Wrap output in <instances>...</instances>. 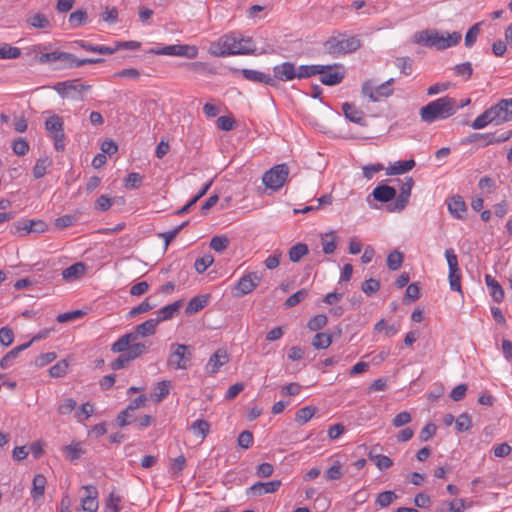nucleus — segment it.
<instances>
[{"label":"nucleus","instance_id":"obj_59","mask_svg":"<svg viewBox=\"0 0 512 512\" xmlns=\"http://www.w3.org/2000/svg\"><path fill=\"white\" fill-rule=\"evenodd\" d=\"M178 56L186 57L188 59H195L198 56V48L193 45L178 44Z\"/></svg>","mask_w":512,"mask_h":512},{"label":"nucleus","instance_id":"obj_8","mask_svg":"<svg viewBox=\"0 0 512 512\" xmlns=\"http://www.w3.org/2000/svg\"><path fill=\"white\" fill-rule=\"evenodd\" d=\"M288 174V166L286 164H279L265 172L262 180L267 188L277 191L284 185Z\"/></svg>","mask_w":512,"mask_h":512},{"label":"nucleus","instance_id":"obj_17","mask_svg":"<svg viewBox=\"0 0 512 512\" xmlns=\"http://www.w3.org/2000/svg\"><path fill=\"white\" fill-rule=\"evenodd\" d=\"M512 136V131H505L500 135H496V133H473L471 134L464 143H472L476 142L479 138H485L484 146H488L491 144H499L509 140Z\"/></svg>","mask_w":512,"mask_h":512},{"label":"nucleus","instance_id":"obj_46","mask_svg":"<svg viewBox=\"0 0 512 512\" xmlns=\"http://www.w3.org/2000/svg\"><path fill=\"white\" fill-rule=\"evenodd\" d=\"M48 157L39 158L33 167V176L35 179H40L46 174V169L50 165Z\"/></svg>","mask_w":512,"mask_h":512},{"label":"nucleus","instance_id":"obj_58","mask_svg":"<svg viewBox=\"0 0 512 512\" xmlns=\"http://www.w3.org/2000/svg\"><path fill=\"white\" fill-rule=\"evenodd\" d=\"M480 25H481V23H475L466 33V35H465V46L466 47L470 48L475 44L477 37L480 33Z\"/></svg>","mask_w":512,"mask_h":512},{"label":"nucleus","instance_id":"obj_28","mask_svg":"<svg viewBox=\"0 0 512 512\" xmlns=\"http://www.w3.org/2000/svg\"><path fill=\"white\" fill-rule=\"evenodd\" d=\"M416 163L413 159L396 161L386 168L387 175H401L415 167Z\"/></svg>","mask_w":512,"mask_h":512},{"label":"nucleus","instance_id":"obj_53","mask_svg":"<svg viewBox=\"0 0 512 512\" xmlns=\"http://www.w3.org/2000/svg\"><path fill=\"white\" fill-rule=\"evenodd\" d=\"M23 224L25 225V235L29 234L30 232L41 233L44 232L46 228L45 223L41 220L25 219Z\"/></svg>","mask_w":512,"mask_h":512},{"label":"nucleus","instance_id":"obj_14","mask_svg":"<svg viewBox=\"0 0 512 512\" xmlns=\"http://www.w3.org/2000/svg\"><path fill=\"white\" fill-rule=\"evenodd\" d=\"M413 185L414 180L412 179V177L405 178L404 183L400 187L399 195L395 197L396 199L393 203L387 206L390 212H400L405 208L411 195Z\"/></svg>","mask_w":512,"mask_h":512},{"label":"nucleus","instance_id":"obj_31","mask_svg":"<svg viewBox=\"0 0 512 512\" xmlns=\"http://www.w3.org/2000/svg\"><path fill=\"white\" fill-rule=\"evenodd\" d=\"M502 123L512 120V98L503 99L496 105H494Z\"/></svg>","mask_w":512,"mask_h":512},{"label":"nucleus","instance_id":"obj_50","mask_svg":"<svg viewBox=\"0 0 512 512\" xmlns=\"http://www.w3.org/2000/svg\"><path fill=\"white\" fill-rule=\"evenodd\" d=\"M120 503L121 497L111 492L106 500L105 512H119L121 510Z\"/></svg>","mask_w":512,"mask_h":512},{"label":"nucleus","instance_id":"obj_61","mask_svg":"<svg viewBox=\"0 0 512 512\" xmlns=\"http://www.w3.org/2000/svg\"><path fill=\"white\" fill-rule=\"evenodd\" d=\"M213 257L211 255H204L203 257L197 258L194 267L198 273H203L213 263Z\"/></svg>","mask_w":512,"mask_h":512},{"label":"nucleus","instance_id":"obj_6","mask_svg":"<svg viewBox=\"0 0 512 512\" xmlns=\"http://www.w3.org/2000/svg\"><path fill=\"white\" fill-rule=\"evenodd\" d=\"M193 348L189 345L173 343L170 345V353L167 365L175 370H186L191 366Z\"/></svg>","mask_w":512,"mask_h":512},{"label":"nucleus","instance_id":"obj_4","mask_svg":"<svg viewBox=\"0 0 512 512\" xmlns=\"http://www.w3.org/2000/svg\"><path fill=\"white\" fill-rule=\"evenodd\" d=\"M159 324V320H155L153 318L144 321L141 324H138L134 331L126 333L118 338L111 345L112 352H124L126 347L129 346L131 342H135L139 337H147L154 335L156 333L157 325Z\"/></svg>","mask_w":512,"mask_h":512},{"label":"nucleus","instance_id":"obj_26","mask_svg":"<svg viewBox=\"0 0 512 512\" xmlns=\"http://www.w3.org/2000/svg\"><path fill=\"white\" fill-rule=\"evenodd\" d=\"M342 111L349 121L359 125H365L364 113L353 104L348 102L343 103Z\"/></svg>","mask_w":512,"mask_h":512},{"label":"nucleus","instance_id":"obj_33","mask_svg":"<svg viewBox=\"0 0 512 512\" xmlns=\"http://www.w3.org/2000/svg\"><path fill=\"white\" fill-rule=\"evenodd\" d=\"M27 23L37 29H50L52 24L46 15L36 13L27 18Z\"/></svg>","mask_w":512,"mask_h":512},{"label":"nucleus","instance_id":"obj_63","mask_svg":"<svg viewBox=\"0 0 512 512\" xmlns=\"http://www.w3.org/2000/svg\"><path fill=\"white\" fill-rule=\"evenodd\" d=\"M169 387L170 382L169 381H161L157 383V386L155 388V401L160 402L162 401L168 394H169Z\"/></svg>","mask_w":512,"mask_h":512},{"label":"nucleus","instance_id":"obj_3","mask_svg":"<svg viewBox=\"0 0 512 512\" xmlns=\"http://www.w3.org/2000/svg\"><path fill=\"white\" fill-rule=\"evenodd\" d=\"M456 110V100L449 96H444L423 106L420 109V117L426 123H433L437 120L449 118L456 113Z\"/></svg>","mask_w":512,"mask_h":512},{"label":"nucleus","instance_id":"obj_30","mask_svg":"<svg viewBox=\"0 0 512 512\" xmlns=\"http://www.w3.org/2000/svg\"><path fill=\"white\" fill-rule=\"evenodd\" d=\"M449 212L457 219H462L466 212V204L461 196H454L448 202Z\"/></svg>","mask_w":512,"mask_h":512},{"label":"nucleus","instance_id":"obj_37","mask_svg":"<svg viewBox=\"0 0 512 512\" xmlns=\"http://www.w3.org/2000/svg\"><path fill=\"white\" fill-rule=\"evenodd\" d=\"M332 343V336L329 333L319 332L317 333L311 341V345L315 349H327Z\"/></svg>","mask_w":512,"mask_h":512},{"label":"nucleus","instance_id":"obj_20","mask_svg":"<svg viewBox=\"0 0 512 512\" xmlns=\"http://www.w3.org/2000/svg\"><path fill=\"white\" fill-rule=\"evenodd\" d=\"M85 496L81 500L82 509L85 512H96L98 509V491L95 486L87 485L83 487Z\"/></svg>","mask_w":512,"mask_h":512},{"label":"nucleus","instance_id":"obj_60","mask_svg":"<svg viewBox=\"0 0 512 512\" xmlns=\"http://www.w3.org/2000/svg\"><path fill=\"white\" fill-rule=\"evenodd\" d=\"M380 288V282L374 278H370L368 280H365L362 283V291L367 295L371 296L374 293H376Z\"/></svg>","mask_w":512,"mask_h":512},{"label":"nucleus","instance_id":"obj_48","mask_svg":"<svg viewBox=\"0 0 512 512\" xmlns=\"http://www.w3.org/2000/svg\"><path fill=\"white\" fill-rule=\"evenodd\" d=\"M403 263V254L397 250L392 251L387 257V266L390 270H398Z\"/></svg>","mask_w":512,"mask_h":512},{"label":"nucleus","instance_id":"obj_19","mask_svg":"<svg viewBox=\"0 0 512 512\" xmlns=\"http://www.w3.org/2000/svg\"><path fill=\"white\" fill-rule=\"evenodd\" d=\"M244 79L254 82V83H263L270 87H275V80L272 78V75L269 73L261 72L253 69H242L240 70Z\"/></svg>","mask_w":512,"mask_h":512},{"label":"nucleus","instance_id":"obj_42","mask_svg":"<svg viewBox=\"0 0 512 512\" xmlns=\"http://www.w3.org/2000/svg\"><path fill=\"white\" fill-rule=\"evenodd\" d=\"M398 499V495L394 491H384L377 495L375 503L381 508L390 506L395 500Z\"/></svg>","mask_w":512,"mask_h":512},{"label":"nucleus","instance_id":"obj_2","mask_svg":"<svg viewBox=\"0 0 512 512\" xmlns=\"http://www.w3.org/2000/svg\"><path fill=\"white\" fill-rule=\"evenodd\" d=\"M462 39L459 32L447 33V36L441 35L435 29H426L414 34L413 42L425 47L436 48L437 50H445L454 47Z\"/></svg>","mask_w":512,"mask_h":512},{"label":"nucleus","instance_id":"obj_9","mask_svg":"<svg viewBox=\"0 0 512 512\" xmlns=\"http://www.w3.org/2000/svg\"><path fill=\"white\" fill-rule=\"evenodd\" d=\"M394 83V79L390 78L386 82L375 86L372 80H367L362 85V93L368 97L371 101L377 102L382 97H389L393 94L391 85Z\"/></svg>","mask_w":512,"mask_h":512},{"label":"nucleus","instance_id":"obj_32","mask_svg":"<svg viewBox=\"0 0 512 512\" xmlns=\"http://www.w3.org/2000/svg\"><path fill=\"white\" fill-rule=\"evenodd\" d=\"M297 79H307L323 72V65H301L297 67Z\"/></svg>","mask_w":512,"mask_h":512},{"label":"nucleus","instance_id":"obj_25","mask_svg":"<svg viewBox=\"0 0 512 512\" xmlns=\"http://www.w3.org/2000/svg\"><path fill=\"white\" fill-rule=\"evenodd\" d=\"M31 346V342H26L24 344L18 345L10 350L1 360H0V368L8 369L10 368L15 360L18 358L19 354L29 348Z\"/></svg>","mask_w":512,"mask_h":512},{"label":"nucleus","instance_id":"obj_38","mask_svg":"<svg viewBox=\"0 0 512 512\" xmlns=\"http://www.w3.org/2000/svg\"><path fill=\"white\" fill-rule=\"evenodd\" d=\"M337 237L333 232L321 236L322 250L325 254H332L337 248Z\"/></svg>","mask_w":512,"mask_h":512},{"label":"nucleus","instance_id":"obj_29","mask_svg":"<svg viewBox=\"0 0 512 512\" xmlns=\"http://www.w3.org/2000/svg\"><path fill=\"white\" fill-rule=\"evenodd\" d=\"M208 301H209L208 295H198V296L193 297L188 302V304L185 308V313L187 315H192V314L199 312L200 310H202L203 308H205L207 306Z\"/></svg>","mask_w":512,"mask_h":512},{"label":"nucleus","instance_id":"obj_27","mask_svg":"<svg viewBox=\"0 0 512 512\" xmlns=\"http://www.w3.org/2000/svg\"><path fill=\"white\" fill-rule=\"evenodd\" d=\"M485 283L493 300L497 303L502 302L504 300L505 293L499 282L494 277L487 274L485 276Z\"/></svg>","mask_w":512,"mask_h":512},{"label":"nucleus","instance_id":"obj_21","mask_svg":"<svg viewBox=\"0 0 512 512\" xmlns=\"http://www.w3.org/2000/svg\"><path fill=\"white\" fill-rule=\"evenodd\" d=\"M61 54H64L68 56L67 58H61L58 60V62H61L60 68H76L80 67L86 64H96V63H102L104 60L101 58H86V59H78L74 54L68 53V52H62Z\"/></svg>","mask_w":512,"mask_h":512},{"label":"nucleus","instance_id":"obj_36","mask_svg":"<svg viewBox=\"0 0 512 512\" xmlns=\"http://www.w3.org/2000/svg\"><path fill=\"white\" fill-rule=\"evenodd\" d=\"M187 71L194 74H215V70L209 66L206 62L195 61L185 64Z\"/></svg>","mask_w":512,"mask_h":512},{"label":"nucleus","instance_id":"obj_13","mask_svg":"<svg viewBox=\"0 0 512 512\" xmlns=\"http://www.w3.org/2000/svg\"><path fill=\"white\" fill-rule=\"evenodd\" d=\"M320 82L327 86L337 85L345 77V71L341 65H323V72L319 73Z\"/></svg>","mask_w":512,"mask_h":512},{"label":"nucleus","instance_id":"obj_40","mask_svg":"<svg viewBox=\"0 0 512 512\" xmlns=\"http://www.w3.org/2000/svg\"><path fill=\"white\" fill-rule=\"evenodd\" d=\"M87 20V12L85 10L79 9L70 14L68 22L71 28H78L85 25Z\"/></svg>","mask_w":512,"mask_h":512},{"label":"nucleus","instance_id":"obj_54","mask_svg":"<svg viewBox=\"0 0 512 512\" xmlns=\"http://www.w3.org/2000/svg\"><path fill=\"white\" fill-rule=\"evenodd\" d=\"M472 427L471 417L467 413H462L455 420V428L458 432H466Z\"/></svg>","mask_w":512,"mask_h":512},{"label":"nucleus","instance_id":"obj_49","mask_svg":"<svg viewBox=\"0 0 512 512\" xmlns=\"http://www.w3.org/2000/svg\"><path fill=\"white\" fill-rule=\"evenodd\" d=\"M327 321L328 319L324 314H318L309 319L307 328L311 331H319L326 326Z\"/></svg>","mask_w":512,"mask_h":512},{"label":"nucleus","instance_id":"obj_62","mask_svg":"<svg viewBox=\"0 0 512 512\" xmlns=\"http://www.w3.org/2000/svg\"><path fill=\"white\" fill-rule=\"evenodd\" d=\"M143 177L136 172H131L125 178V187L130 189L139 188L142 183Z\"/></svg>","mask_w":512,"mask_h":512},{"label":"nucleus","instance_id":"obj_24","mask_svg":"<svg viewBox=\"0 0 512 512\" xmlns=\"http://www.w3.org/2000/svg\"><path fill=\"white\" fill-rule=\"evenodd\" d=\"M183 305V300H177L169 305H166L165 307L161 308L157 311V318L155 320H159L160 322L167 321L175 317L180 308Z\"/></svg>","mask_w":512,"mask_h":512},{"label":"nucleus","instance_id":"obj_51","mask_svg":"<svg viewBox=\"0 0 512 512\" xmlns=\"http://www.w3.org/2000/svg\"><path fill=\"white\" fill-rule=\"evenodd\" d=\"M66 458L70 461L77 460L84 453L80 443L70 444L64 447Z\"/></svg>","mask_w":512,"mask_h":512},{"label":"nucleus","instance_id":"obj_57","mask_svg":"<svg viewBox=\"0 0 512 512\" xmlns=\"http://www.w3.org/2000/svg\"><path fill=\"white\" fill-rule=\"evenodd\" d=\"M453 71L457 76L464 77L465 80H468L473 73L472 64L470 62H464V63L458 64V65H455L453 67Z\"/></svg>","mask_w":512,"mask_h":512},{"label":"nucleus","instance_id":"obj_45","mask_svg":"<svg viewBox=\"0 0 512 512\" xmlns=\"http://www.w3.org/2000/svg\"><path fill=\"white\" fill-rule=\"evenodd\" d=\"M316 408L313 406H306L299 409L295 414V421L299 424L307 423L315 414Z\"/></svg>","mask_w":512,"mask_h":512},{"label":"nucleus","instance_id":"obj_41","mask_svg":"<svg viewBox=\"0 0 512 512\" xmlns=\"http://www.w3.org/2000/svg\"><path fill=\"white\" fill-rule=\"evenodd\" d=\"M46 478L42 474H37L33 479L31 495L34 499L42 497L45 492Z\"/></svg>","mask_w":512,"mask_h":512},{"label":"nucleus","instance_id":"obj_52","mask_svg":"<svg viewBox=\"0 0 512 512\" xmlns=\"http://www.w3.org/2000/svg\"><path fill=\"white\" fill-rule=\"evenodd\" d=\"M308 296V291L306 289H301L295 292L294 294L290 295L285 303L284 306L286 308L294 307L295 305L299 304L301 301H303Z\"/></svg>","mask_w":512,"mask_h":512},{"label":"nucleus","instance_id":"obj_18","mask_svg":"<svg viewBox=\"0 0 512 512\" xmlns=\"http://www.w3.org/2000/svg\"><path fill=\"white\" fill-rule=\"evenodd\" d=\"M494 122L495 124H501V118L495 108L492 106L491 108L484 111L480 114L471 124V127L475 130L482 129L486 127L488 124Z\"/></svg>","mask_w":512,"mask_h":512},{"label":"nucleus","instance_id":"obj_16","mask_svg":"<svg viewBox=\"0 0 512 512\" xmlns=\"http://www.w3.org/2000/svg\"><path fill=\"white\" fill-rule=\"evenodd\" d=\"M260 277L256 273H248L241 277L235 286V296L240 297L251 293L259 284Z\"/></svg>","mask_w":512,"mask_h":512},{"label":"nucleus","instance_id":"obj_55","mask_svg":"<svg viewBox=\"0 0 512 512\" xmlns=\"http://www.w3.org/2000/svg\"><path fill=\"white\" fill-rule=\"evenodd\" d=\"M68 56L61 54V51H53L49 53H45L44 51L38 57V63L47 64L52 62H58L61 58H67Z\"/></svg>","mask_w":512,"mask_h":512},{"label":"nucleus","instance_id":"obj_15","mask_svg":"<svg viewBox=\"0 0 512 512\" xmlns=\"http://www.w3.org/2000/svg\"><path fill=\"white\" fill-rule=\"evenodd\" d=\"M230 361V355L226 348L217 349L209 358L206 364V371L210 375H215L219 372L222 366Z\"/></svg>","mask_w":512,"mask_h":512},{"label":"nucleus","instance_id":"obj_12","mask_svg":"<svg viewBox=\"0 0 512 512\" xmlns=\"http://www.w3.org/2000/svg\"><path fill=\"white\" fill-rule=\"evenodd\" d=\"M54 90L63 98H76L73 93L81 94L90 90L91 85L81 84L78 79L58 82L54 85Z\"/></svg>","mask_w":512,"mask_h":512},{"label":"nucleus","instance_id":"obj_23","mask_svg":"<svg viewBox=\"0 0 512 512\" xmlns=\"http://www.w3.org/2000/svg\"><path fill=\"white\" fill-rule=\"evenodd\" d=\"M396 189L389 185H378L374 188L372 196L376 201L387 203L396 197Z\"/></svg>","mask_w":512,"mask_h":512},{"label":"nucleus","instance_id":"obj_1","mask_svg":"<svg viewBox=\"0 0 512 512\" xmlns=\"http://www.w3.org/2000/svg\"><path fill=\"white\" fill-rule=\"evenodd\" d=\"M208 53L215 57H226L231 55H260L265 50L257 51L251 37H245L239 32H231L212 42Z\"/></svg>","mask_w":512,"mask_h":512},{"label":"nucleus","instance_id":"obj_35","mask_svg":"<svg viewBox=\"0 0 512 512\" xmlns=\"http://www.w3.org/2000/svg\"><path fill=\"white\" fill-rule=\"evenodd\" d=\"M85 273V265L81 262L75 263L62 271L65 280L78 279Z\"/></svg>","mask_w":512,"mask_h":512},{"label":"nucleus","instance_id":"obj_39","mask_svg":"<svg viewBox=\"0 0 512 512\" xmlns=\"http://www.w3.org/2000/svg\"><path fill=\"white\" fill-rule=\"evenodd\" d=\"M308 253H309L308 246L304 243H298L290 248L289 253H288L289 260L291 262H298L304 256H306Z\"/></svg>","mask_w":512,"mask_h":512},{"label":"nucleus","instance_id":"obj_5","mask_svg":"<svg viewBox=\"0 0 512 512\" xmlns=\"http://www.w3.org/2000/svg\"><path fill=\"white\" fill-rule=\"evenodd\" d=\"M361 41L356 36L347 37L344 34L332 36L324 42V48L327 53L334 57L352 53L359 49Z\"/></svg>","mask_w":512,"mask_h":512},{"label":"nucleus","instance_id":"obj_22","mask_svg":"<svg viewBox=\"0 0 512 512\" xmlns=\"http://www.w3.org/2000/svg\"><path fill=\"white\" fill-rule=\"evenodd\" d=\"M281 486L280 480H272L269 482H257L247 489V494L253 496H262L268 493L276 492Z\"/></svg>","mask_w":512,"mask_h":512},{"label":"nucleus","instance_id":"obj_56","mask_svg":"<svg viewBox=\"0 0 512 512\" xmlns=\"http://www.w3.org/2000/svg\"><path fill=\"white\" fill-rule=\"evenodd\" d=\"M229 242L226 236H214L210 241V247L215 252H222L229 246Z\"/></svg>","mask_w":512,"mask_h":512},{"label":"nucleus","instance_id":"obj_43","mask_svg":"<svg viewBox=\"0 0 512 512\" xmlns=\"http://www.w3.org/2000/svg\"><path fill=\"white\" fill-rule=\"evenodd\" d=\"M21 50L8 43L0 44V59H16L20 57Z\"/></svg>","mask_w":512,"mask_h":512},{"label":"nucleus","instance_id":"obj_11","mask_svg":"<svg viewBox=\"0 0 512 512\" xmlns=\"http://www.w3.org/2000/svg\"><path fill=\"white\" fill-rule=\"evenodd\" d=\"M297 66L293 62H282L273 67L272 78L275 80V87L279 86L280 82H289L297 79Z\"/></svg>","mask_w":512,"mask_h":512},{"label":"nucleus","instance_id":"obj_47","mask_svg":"<svg viewBox=\"0 0 512 512\" xmlns=\"http://www.w3.org/2000/svg\"><path fill=\"white\" fill-rule=\"evenodd\" d=\"M69 368V364L66 360H61L57 362L55 365L50 367L49 374L53 378H60L67 374Z\"/></svg>","mask_w":512,"mask_h":512},{"label":"nucleus","instance_id":"obj_10","mask_svg":"<svg viewBox=\"0 0 512 512\" xmlns=\"http://www.w3.org/2000/svg\"><path fill=\"white\" fill-rule=\"evenodd\" d=\"M445 257L449 267V284L453 291L462 293L461 274L458 265V258L452 248L446 249Z\"/></svg>","mask_w":512,"mask_h":512},{"label":"nucleus","instance_id":"obj_44","mask_svg":"<svg viewBox=\"0 0 512 512\" xmlns=\"http://www.w3.org/2000/svg\"><path fill=\"white\" fill-rule=\"evenodd\" d=\"M190 429L194 434L200 436L201 439H204L209 433L210 424L206 420L198 419L192 423Z\"/></svg>","mask_w":512,"mask_h":512},{"label":"nucleus","instance_id":"obj_34","mask_svg":"<svg viewBox=\"0 0 512 512\" xmlns=\"http://www.w3.org/2000/svg\"><path fill=\"white\" fill-rule=\"evenodd\" d=\"M148 346L141 342H131L129 346L126 347L125 353L129 357L131 361L142 356L148 351Z\"/></svg>","mask_w":512,"mask_h":512},{"label":"nucleus","instance_id":"obj_64","mask_svg":"<svg viewBox=\"0 0 512 512\" xmlns=\"http://www.w3.org/2000/svg\"><path fill=\"white\" fill-rule=\"evenodd\" d=\"M12 150L16 155L24 156L29 151V144L24 138H18L13 142Z\"/></svg>","mask_w":512,"mask_h":512},{"label":"nucleus","instance_id":"obj_7","mask_svg":"<svg viewBox=\"0 0 512 512\" xmlns=\"http://www.w3.org/2000/svg\"><path fill=\"white\" fill-rule=\"evenodd\" d=\"M45 129L54 142L57 151L65 149L64 123L60 116L52 115L45 121Z\"/></svg>","mask_w":512,"mask_h":512}]
</instances>
